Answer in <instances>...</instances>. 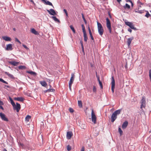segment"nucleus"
I'll list each match as a JSON object with an SVG mask.
<instances>
[{"instance_id": "1", "label": "nucleus", "mask_w": 151, "mask_h": 151, "mask_svg": "<svg viewBox=\"0 0 151 151\" xmlns=\"http://www.w3.org/2000/svg\"><path fill=\"white\" fill-rule=\"evenodd\" d=\"M121 110L119 109L115 111L112 114L111 116V122H113L117 118V115L119 114L121 112Z\"/></svg>"}, {"instance_id": "2", "label": "nucleus", "mask_w": 151, "mask_h": 151, "mask_svg": "<svg viewBox=\"0 0 151 151\" xmlns=\"http://www.w3.org/2000/svg\"><path fill=\"white\" fill-rule=\"evenodd\" d=\"M98 31L99 35L102 36L104 33V29L101 24L99 22H97Z\"/></svg>"}, {"instance_id": "3", "label": "nucleus", "mask_w": 151, "mask_h": 151, "mask_svg": "<svg viewBox=\"0 0 151 151\" xmlns=\"http://www.w3.org/2000/svg\"><path fill=\"white\" fill-rule=\"evenodd\" d=\"M146 98L145 97L143 96L142 97V99L140 101V108L142 110H143L142 108H145L146 106Z\"/></svg>"}, {"instance_id": "4", "label": "nucleus", "mask_w": 151, "mask_h": 151, "mask_svg": "<svg viewBox=\"0 0 151 151\" xmlns=\"http://www.w3.org/2000/svg\"><path fill=\"white\" fill-rule=\"evenodd\" d=\"M91 119L92 122L95 124L96 123V117L93 109L91 110Z\"/></svg>"}, {"instance_id": "5", "label": "nucleus", "mask_w": 151, "mask_h": 151, "mask_svg": "<svg viewBox=\"0 0 151 151\" xmlns=\"http://www.w3.org/2000/svg\"><path fill=\"white\" fill-rule=\"evenodd\" d=\"M106 27L108 29V30L109 31V32L110 33H111V23L110 22V21L109 19L107 18L106 19Z\"/></svg>"}, {"instance_id": "6", "label": "nucleus", "mask_w": 151, "mask_h": 151, "mask_svg": "<svg viewBox=\"0 0 151 151\" xmlns=\"http://www.w3.org/2000/svg\"><path fill=\"white\" fill-rule=\"evenodd\" d=\"M16 104L15 105V104L14 105L12 106L13 107V109L14 110H16L17 112H18L21 109L20 105L18 103H16Z\"/></svg>"}, {"instance_id": "7", "label": "nucleus", "mask_w": 151, "mask_h": 151, "mask_svg": "<svg viewBox=\"0 0 151 151\" xmlns=\"http://www.w3.org/2000/svg\"><path fill=\"white\" fill-rule=\"evenodd\" d=\"M125 24L126 25L129 26L131 29L135 30H137V29L134 27L133 24L132 22H126Z\"/></svg>"}, {"instance_id": "8", "label": "nucleus", "mask_w": 151, "mask_h": 151, "mask_svg": "<svg viewBox=\"0 0 151 151\" xmlns=\"http://www.w3.org/2000/svg\"><path fill=\"white\" fill-rule=\"evenodd\" d=\"M112 81L111 82V90L113 92L114 91V89L115 88V81L114 79V76H112L111 77Z\"/></svg>"}, {"instance_id": "9", "label": "nucleus", "mask_w": 151, "mask_h": 151, "mask_svg": "<svg viewBox=\"0 0 151 151\" xmlns=\"http://www.w3.org/2000/svg\"><path fill=\"white\" fill-rule=\"evenodd\" d=\"M47 11L51 15H55L56 14L55 11L53 9H50V10L47 9Z\"/></svg>"}, {"instance_id": "10", "label": "nucleus", "mask_w": 151, "mask_h": 151, "mask_svg": "<svg viewBox=\"0 0 151 151\" xmlns=\"http://www.w3.org/2000/svg\"><path fill=\"white\" fill-rule=\"evenodd\" d=\"M0 116L2 120L6 122L8 121V119L6 117L4 114L0 113Z\"/></svg>"}, {"instance_id": "11", "label": "nucleus", "mask_w": 151, "mask_h": 151, "mask_svg": "<svg viewBox=\"0 0 151 151\" xmlns=\"http://www.w3.org/2000/svg\"><path fill=\"white\" fill-rule=\"evenodd\" d=\"M73 133L71 131L68 132L67 133L66 137L67 138L69 139H70L73 135Z\"/></svg>"}, {"instance_id": "12", "label": "nucleus", "mask_w": 151, "mask_h": 151, "mask_svg": "<svg viewBox=\"0 0 151 151\" xmlns=\"http://www.w3.org/2000/svg\"><path fill=\"white\" fill-rule=\"evenodd\" d=\"M44 3V4L46 5H48L50 6H52L53 8H54V7L52 5V3L50 2L49 1H47V0H41Z\"/></svg>"}, {"instance_id": "13", "label": "nucleus", "mask_w": 151, "mask_h": 151, "mask_svg": "<svg viewBox=\"0 0 151 151\" xmlns=\"http://www.w3.org/2000/svg\"><path fill=\"white\" fill-rule=\"evenodd\" d=\"M8 62L9 64L14 66H17L19 63V62H17L15 61H8Z\"/></svg>"}, {"instance_id": "14", "label": "nucleus", "mask_w": 151, "mask_h": 151, "mask_svg": "<svg viewBox=\"0 0 151 151\" xmlns=\"http://www.w3.org/2000/svg\"><path fill=\"white\" fill-rule=\"evenodd\" d=\"M6 50H12L13 49L12 45V44H9L6 45Z\"/></svg>"}, {"instance_id": "15", "label": "nucleus", "mask_w": 151, "mask_h": 151, "mask_svg": "<svg viewBox=\"0 0 151 151\" xmlns=\"http://www.w3.org/2000/svg\"><path fill=\"white\" fill-rule=\"evenodd\" d=\"M134 37H130L129 38L127 39V43L128 46H129L132 41Z\"/></svg>"}, {"instance_id": "16", "label": "nucleus", "mask_w": 151, "mask_h": 151, "mask_svg": "<svg viewBox=\"0 0 151 151\" xmlns=\"http://www.w3.org/2000/svg\"><path fill=\"white\" fill-rule=\"evenodd\" d=\"M75 77V76L74 73H72L71 75V77L70 79L69 83H73L74 80V78Z\"/></svg>"}, {"instance_id": "17", "label": "nucleus", "mask_w": 151, "mask_h": 151, "mask_svg": "<svg viewBox=\"0 0 151 151\" xmlns=\"http://www.w3.org/2000/svg\"><path fill=\"white\" fill-rule=\"evenodd\" d=\"M4 73L5 74L7 75L10 78H11L12 79H14V76L12 75L7 72H4Z\"/></svg>"}, {"instance_id": "18", "label": "nucleus", "mask_w": 151, "mask_h": 151, "mask_svg": "<svg viewBox=\"0 0 151 151\" xmlns=\"http://www.w3.org/2000/svg\"><path fill=\"white\" fill-rule=\"evenodd\" d=\"M14 99L15 100L21 102L23 101L24 100V98L22 97H18L17 98H14Z\"/></svg>"}, {"instance_id": "19", "label": "nucleus", "mask_w": 151, "mask_h": 151, "mask_svg": "<svg viewBox=\"0 0 151 151\" xmlns=\"http://www.w3.org/2000/svg\"><path fill=\"white\" fill-rule=\"evenodd\" d=\"M2 38L3 39L7 41H9L11 40V39L10 37L6 36H3Z\"/></svg>"}, {"instance_id": "20", "label": "nucleus", "mask_w": 151, "mask_h": 151, "mask_svg": "<svg viewBox=\"0 0 151 151\" xmlns=\"http://www.w3.org/2000/svg\"><path fill=\"white\" fill-rule=\"evenodd\" d=\"M128 125V122L127 121H125L122 124V127L123 129H125Z\"/></svg>"}, {"instance_id": "21", "label": "nucleus", "mask_w": 151, "mask_h": 151, "mask_svg": "<svg viewBox=\"0 0 151 151\" xmlns=\"http://www.w3.org/2000/svg\"><path fill=\"white\" fill-rule=\"evenodd\" d=\"M31 32L35 35H37L39 34L38 32L35 29L32 28L31 29Z\"/></svg>"}, {"instance_id": "22", "label": "nucleus", "mask_w": 151, "mask_h": 151, "mask_svg": "<svg viewBox=\"0 0 151 151\" xmlns=\"http://www.w3.org/2000/svg\"><path fill=\"white\" fill-rule=\"evenodd\" d=\"M40 83L42 86L46 87L47 85V84L44 81H40Z\"/></svg>"}, {"instance_id": "23", "label": "nucleus", "mask_w": 151, "mask_h": 151, "mask_svg": "<svg viewBox=\"0 0 151 151\" xmlns=\"http://www.w3.org/2000/svg\"><path fill=\"white\" fill-rule=\"evenodd\" d=\"M55 91V90L53 88H49L46 90H45L44 91V93H45L46 92H54Z\"/></svg>"}, {"instance_id": "24", "label": "nucleus", "mask_w": 151, "mask_h": 151, "mask_svg": "<svg viewBox=\"0 0 151 151\" xmlns=\"http://www.w3.org/2000/svg\"><path fill=\"white\" fill-rule=\"evenodd\" d=\"M51 18H52L54 21L56 22H57L59 23H60V21L56 18L55 16H52Z\"/></svg>"}, {"instance_id": "25", "label": "nucleus", "mask_w": 151, "mask_h": 151, "mask_svg": "<svg viewBox=\"0 0 151 151\" xmlns=\"http://www.w3.org/2000/svg\"><path fill=\"white\" fill-rule=\"evenodd\" d=\"M31 118V116H30L29 115H27L25 118V121L27 122H29Z\"/></svg>"}, {"instance_id": "26", "label": "nucleus", "mask_w": 151, "mask_h": 151, "mask_svg": "<svg viewBox=\"0 0 151 151\" xmlns=\"http://www.w3.org/2000/svg\"><path fill=\"white\" fill-rule=\"evenodd\" d=\"M84 40L85 42L87 41L88 37L87 36L86 32L83 33Z\"/></svg>"}, {"instance_id": "27", "label": "nucleus", "mask_w": 151, "mask_h": 151, "mask_svg": "<svg viewBox=\"0 0 151 151\" xmlns=\"http://www.w3.org/2000/svg\"><path fill=\"white\" fill-rule=\"evenodd\" d=\"M145 11L146 12V13L145 15V16L147 18H148L149 17H150L151 19V15L150 14H149L148 12V11Z\"/></svg>"}, {"instance_id": "28", "label": "nucleus", "mask_w": 151, "mask_h": 151, "mask_svg": "<svg viewBox=\"0 0 151 151\" xmlns=\"http://www.w3.org/2000/svg\"><path fill=\"white\" fill-rule=\"evenodd\" d=\"M124 9H129L130 8V6L128 4H127L126 3L125 4V6H124Z\"/></svg>"}, {"instance_id": "29", "label": "nucleus", "mask_w": 151, "mask_h": 151, "mask_svg": "<svg viewBox=\"0 0 151 151\" xmlns=\"http://www.w3.org/2000/svg\"><path fill=\"white\" fill-rule=\"evenodd\" d=\"M26 68V67L24 66H19L18 67V68L19 70L25 69Z\"/></svg>"}, {"instance_id": "30", "label": "nucleus", "mask_w": 151, "mask_h": 151, "mask_svg": "<svg viewBox=\"0 0 151 151\" xmlns=\"http://www.w3.org/2000/svg\"><path fill=\"white\" fill-rule=\"evenodd\" d=\"M27 73H29L30 74H31V75H35L36 74V73L35 72L32 71H27Z\"/></svg>"}, {"instance_id": "31", "label": "nucleus", "mask_w": 151, "mask_h": 151, "mask_svg": "<svg viewBox=\"0 0 151 151\" xmlns=\"http://www.w3.org/2000/svg\"><path fill=\"white\" fill-rule=\"evenodd\" d=\"M9 99L10 101V103H11V104H12V106H13V105H14V104H15V103L14 102V101L12 99V98H11L10 97H9Z\"/></svg>"}, {"instance_id": "32", "label": "nucleus", "mask_w": 151, "mask_h": 151, "mask_svg": "<svg viewBox=\"0 0 151 151\" xmlns=\"http://www.w3.org/2000/svg\"><path fill=\"white\" fill-rule=\"evenodd\" d=\"M78 106L80 107H82V102L81 101H78Z\"/></svg>"}, {"instance_id": "33", "label": "nucleus", "mask_w": 151, "mask_h": 151, "mask_svg": "<svg viewBox=\"0 0 151 151\" xmlns=\"http://www.w3.org/2000/svg\"><path fill=\"white\" fill-rule=\"evenodd\" d=\"M70 28L72 30L73 32L74 33H75L76 32H75V30L74 29V28L73 27V26L72 25H70Z\"/></svg>"}, {"instance_id": "34", "label": "nucleus", "mask_w": 151, "mask_h": 151, "mask_svg": "<svg viewBox=\"0 0 151 151\" xmlns=\"http://www.w3.org/2000/svg\"><path fill=\"white\" fill-rule=\"evenodd\" d=\"M81 27H82V30H83V33L86 32L85 29V28L84 27V25L83 24H82Z\"/></svg>"}, {"instance_id": "35", "label": "nucleus", "mask_w": 151, "mask_h": 151, "mask_svg": "<svg viewBox=\"0 0 151 151\" xmlns=\"http://www.w3.org/2000/svg\"><path fill=\"white\" fill-rule=\"evenodd\" d=\"M89 35H90L91 37V39L93 40V42H94V38L92 35V32H91L89 33Z\"/></svg>"}, {"instance_id": "36", "label": "nucleus", "mask_w": 151, "mask_h": 151, "mask_svg": "<svg viewBox=\"0 0 151 151\" xmlns=\"http://www.w3.org/2000/svg\"><path fill=\"white\" fill-rule=\"evenodd\" d=\"M135 12H138L140 14H142L144 13V12L143 10H138V11L135 10Z\"/></svg>"}, {"instance_id": "37", "label": "nucleus", "mask_w": 151, "mask_h": 151, "mask_svg": "<svg viewBox=\"0 0 151 151\" xmlns=\"http://www.w3.org/2000/svg\"><path fill=\"white\" fill-rule=\"evenodd\" d=\"M118 130H119V132L121 135L122 134L123 132L122 131V130H121L120 128V127L119 128Z\"/></svg>"}, {"instance_id": "38", "label": "nucleus", "mask_w": 151, "mask_h": 151, "mask_svg": "<svg viewBox=\"0 0 151 151\" xmlns=\"http://www.w3.org/2000/svg\"><path fill=\"white\" fill-rule=\"evenodd\" d=\"M67 149L68 150L70 151L71 149V147L70 145H68L67 146Z\"/></svg>"}, {"instance_id": "39", "label": "nucleus", "mask_w": 151, "mask_h": 151, "mask_svg": "<svg viewBox=\"0 0 151 151\" xmlns=\"http://www.w3.org/2000/svg\"><path fill=\"white\" fill-rule=\"evenodd\" d=\"M40 144H39V145H41L43 144V139H42V137L40 139Z\"/></svg>"}, {"instance_id": "40", "label": "nucleus", "mask_w": 151, "mask_h": 151, "mask_svg": "<svg viewBox=\"0 0 151 151\" xmlns=\"http://www.w3.org/2000/svg\"><path fill=\"white\" fill-rule=\"evenodd\" d=\"M69 111L71 113H73L74 111V110L71 108H70L69 109Z\"/></svg>"}, {"instance_id": "41", "label": "nucleus", "mask_w": 151, "mask_h": 151, "mask_svg": "<svg viewBox=\"0 0 151 151\" xmlns=\"http://www.w3.org/2000/svg\"><path fill=\"white\" fill-rule=\"evenodd\" d=\"M99 85L100 86L101 88H103V85H102V82H101V81H99Z\"/></svg>"}, {"instance_id": "42", "label": "nucleus", "mask_w": 151, "mask_h": 151, "mask_svg": "<svg viewBox=\"0 0 151 151\" xmlns=\"http://www.w3.org/2000/svg\"><path fill=\"white\" fill-rule=\"evenodd\" d=\"M15 41L16 42H19L20 44H21V42L17 38H15Z\"/></svg>"}, {"instance_id": "43", "label": "nucleus", "mask_w": 151, "mask_h": 151, "mask_svg": "<svg viewBox=\"0 0 151 151\" xmlns=\"http://www.w3.org/2000/svg\"><path fill=\"white\" fill-rule=\"evenodd\" d=\"M63 11H64V12L65 13L66 15V16L68 17V13H67V11L65 9H63Z\"/></svg>"}, {"instance_id": "44", "label": "nucleus", "mask_w": 151, "mask_h": 151, "mask_svg": "<svg viewBox=\"0 0 151 151\" xmlns=\"http://www.w3.org/2000/svg\"><path fill=\"white\" fill-rule=\"evenodd\" d=\"M22 46L24 48H25L26 49H27V50H28L29 49V48L28 47H27L26 45H25L23 44L22 45Z\"/></svg>"}, {"instance_id": "45", "label": "nucleus", "mask_w": 151, "mask_h": 151, "mask_svg": "<svg viewBox=\"0 0 151 151\" xmlns=\"http://www.w3.org/2000/svg\"><path fill=\"white\" fill-rule=\"evenodd\" d=\"M72 84V83H69V89L70 90H71V87Z\"/></svg>"}, {"instance_id": "46", "label": "nucleus", "mask_w": 151, "mask_h": 151, "mask_svg": "<svg viewBox=\"0 0 151 151\" xmlns=\"http://www.w3.org/2000/svg\"><path fill=\"white\" fill-rule=\"evenodd\" d=\"M96 88L95 86H94L93 88V92H96Z\"/></svg>"}, {"instance_id": "47", "label": "nucleus", "mask_w": 151, "mask_h": 151, "mask_svg": "<svg viewBox=\"0 0 151 151\" xmlns=\"http://www.w3.org/2000/svg\"><path fill=\"white\" fill-rule=\"evenodd\" d=\"M81 15H82V17L83 19V20H85V18L84 17V15L82 13L81 14Z\"/></svg>"}, {"instance_id": "48", "label": "nucleus", "mask_w": 151, "mask_h": 151, "mask_svg": "<svg viewBox=\"0 0 151 151\" xmlns=\"http://www.w3.org/2000/svg\"><path fill=\"white\" fill-rule=\"evenodd\" d=\"M125 68L126 69L127 68V62L126 63L125 65Z\"/></svg>"}, {"instance_id": "49", "label": "nucleus", "mask_w": 151, "mask_h": 151, "mask_svg": "<svg viewBox=\"0 0 151 151\" xmlns=\"http://www.w3.org/2000/svg\"><path fill=\"white\" fill-rule=\"evenodd\" d=\"M84 150H85L84 147H83L81 148V151H84Z\"/></svg>"}, {"instance_id": "50", "label": "nucleus", "mask_w": 151, "mask_h": 151, "mask_svg": "<svg viewBox=\"0 0 151 151\" xmlns=\"http://www.w3.org/2000/svg\"><path fill=\"white\" fill-rule=\"evenodd\" d=\"M80 42V43L81 45V47L82 46H83V41L81 40V41Z\"/></svg>"}, {"instance_id": "51", "label": "nucleus", "mask_w": 151, "mask_h": 151, "mask_svg": "<svg viewBox=\"0 0 151 151\" xmlns=\"http://www.w3.org/2000/svg\"><path fill=\"white\" fill-rule=\"evenodd\" d=\"M2 82L3 83H6L8 84V83L6 82V81H4V80H3V81H2Z\"/></svg>"}, {"instance_id": "52", "label": "nucleus", "mask_w": 151, "mask_h": 151, "mask_svg": "<svg viewBox=\"0 0 151 151\" xmlns=\"http://www.w3.org/2000/svg\"><path fill=\"white\" fill-rule=\"evenodd\" d=\"M128 31L129 32H132V29H130V28H129V29H128Z\"/></svg>"}, {"instance_id": "53", "label": "nucleus", "mask_w": 151, "mask_h": 151, "mask_svg": "<svg viewBox=\"0 0 151 151\" xmlns=\"http://www.w3.org/2000/svg\"><path fill=\"white\" fill-rule=\"evenodd\" d=\"M88 31H89V33H90V32H91V30L90 29V28L89 27H88Z\"/></svg>"}, {"instance_id": "54", "label": "nucleus", "mask_w": 151, "mask_h": 151, "mask_svg": "<svg viewBox=\"0 0 151 151\" xmlns=\"http://www.w3.org/2000/svg\"><path fill=\"white\" fill-rule=\"evenodd\" d=\"M0 109H2V110H4V109L3 107L2 106L0 105Z\"/></svg>"}, {"instance_id": "55", "label": "nucleus", "mask_w": 151, "mask_h": 151, "mask_svg": "<svg viewBox=\"0 0 151 151\" xmlns=\"http://www.w3.org/2000/svg\"><path fill=\"white\" fill-rule=\"evenodd\" d=\"M4 104V103H3V102L0 101V105H3Z\"/></svg>"}, {"instance_id": "56", "label": "nucleus", "mask_w": 151, "mask_h": 151, "mask_svg": "<svg viewBox=\"0 0 151 151\" xmlns=\"http://www.w3.org/2000/svg\"><path fill=\"white\" fill-rule=\"evenodd\" d=\"M126 1L127 2H129L130 3H132V1L131 0H127Z\"/></svg>"}, {"instance_id": "57", "label": "nucleus", "mask_w": 151, "mask_h": 151, "mask_svg": "<svg viewBox=\"0 0 151 151\" xmlns=\"http://www.w3.org/2000/svg\"><path fill=\"white\" fill-rule=\"evenodd\" d=\"M82 47V51H83V52H84V47H83V46H82V47Z\"/></svg>"}, {"instance_id": "58", "label": "nucleus", "mask_w": 151, "mask_h": 151, "mask_svg": "<svg viewBox=\"0 0 151 151\" xmlns=\"http://www.w3.org/2000/svg\"><path fill=\"white\" fill-rule=\"evenodd\" d=\"M137 3H140L141 4H142L141 3V2L139 0L138 1Z\"/></svg>"}, {"instance_id": "59", "label": "nucleus", "mask_w": 151, "mask_h": 151, "mask_svg": "<svg viewBox=\"0 0 151 151\" xmlns=\"http://www.w3.org/2000/svg\"><path fill=\"white\" fill-rule=\"evenodd\" d=\"M30 1L32 2L33 4H35V3L33 1V0H29Z\"/></svg>"}, {"instance_id": "60", "label": "nucleus", "mask_w": 151, "mask_h": 151, "mask_svg": "<svg viewBox=\"0 0 151 151\" xmlns=\"http://www.w3.org/2000/svg\"><path fill=\"white\" fill-rule=\"evenodd\" d=\"M109 17H110V18H111V16L110 13H109Z\"/></svg>"}, {"instance_id": "61", "label": "nucleus", "mask_w": 151, "mask_h": 151, "mask_svg": "<svg viewBox=\"0 0 151 151\" xmlns=\"http://www.w3.org/2000/svg\"><path fill=\"white\" fill-rule=\"evenodd\" d=\"M117 1L119 3H120V2L122 1L121 0H117Z\"/></svg>"}, {"instance_id": "62", "label": "nucleus", "mask_w": 151, "mask_h": 151, "mask_svg": "<svg viewBox=\"0 0 151 151\" xmlns=\"http://www.w3.org/2000/svg\"><path fill=\"white\" fill-rule=\"evenodd\" d=\"M97 80H98L99 82V81H101L100 80L99 77H98Z\"/></svg>"}, {"instance_id": "63", "label": "nucleus", "mask_w": 151, "mask_h": 151, "mask_svg": "<svg viewBox=\"0 0 151 151\" xmlns=\"http://www.w3.org/2000/svg\"><path fill=\"white\" fill-rule=\"evenodd\" d=\"M131 6L132 7H133V3L132 1V3H131Z\"/></svg>"}, {"instance_id": "64", "label": "nucleus", "mask_w": 151, "mask_h": 151, "mask_svg": "<svg viewBox=\"0 0 151 151\" xmlns=\"http://www.w3.org/2000/svg\"><path fill=\"white\" fill-rule=\"evenodd\" d=\"M3 151H7V150H6V149L4 148V150H3Z\"/></svg>"}]
</instances>
